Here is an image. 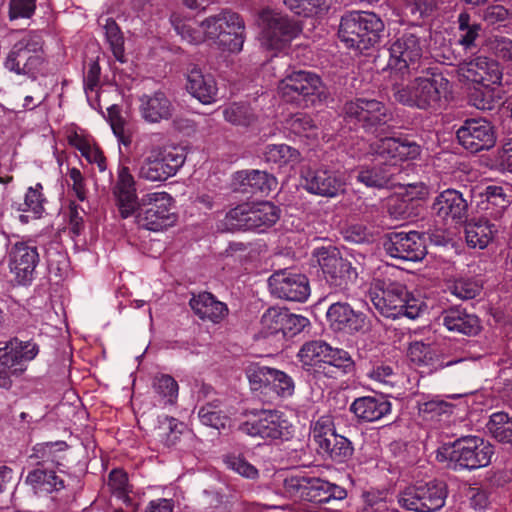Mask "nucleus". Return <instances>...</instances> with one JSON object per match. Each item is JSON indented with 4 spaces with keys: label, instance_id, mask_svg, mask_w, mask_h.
I'll use <instances>...</instances> for the list:
<instances>
[{
    "label": "nucleus",
    "instance_id": "obj_1",
    "mask_svg": "<svg viewBox=\"0 0 512 512\" xmlns=\"http://www.w3.org/2000/svg\"><path fill=\"white\" fill-rule=\"evenodd\" d=\"M418 73L422 75L415 76L408 83H405V76H392L390 82L394 100L410 108L437 110L448 90V79L432 67L422 68Z\"/></svg>",
    "mask_w": 512,
    "mask_h": 512
},
{
    "label": "nucleus",
    "instance_id": "obj_2",
    "mask_svg": "<svg viewBox=\"0 0 512 512\" xmlns=\"http://www.w3.org/2000/svg\"><path fill=\"white\" fill-rule=\"evenodd\" d=\"M368 295L374 307L388 318L404 315L414 319L421 311V303L399 282L375 280Z\"/></svg>",
    "mask_w": 512,
    "mask_h": 512
},
{
    "label": "nucleus",
    "instance_id": "obj_3",
    "mask_svg": "<svg viewBox=\"0 0 512 512\" xmlns=\"http://www.w3.org/2000/svg\"><path fill=\"white\" fill-rule=\"evenodd\" d=\"M383 31L384 23L375 13L350 11L341 17L338 34L349 48L362 53L379 42Z\"/></svg>",
    "mask_w": 512,
    "mask_h": 512
},
{
    "label": "nucleus",
    "instance_id": "obj_4",
    "mask_svg": "<svg viewBox=\"0 0 512 512\" xmlns=\"http://www.w3.org/2000/svg\"><path fill=\"white\" fill-rule=\"evenodd\" d=\"M425 39L420 28H412L399 33L390 45V59L388 67L390 80L392 76H411L422 69L421 59L423 56Z\"/></svg>",
    "mask_w": 512,
    "mask_h": 512
},
{
    "label": "nucleus",
    "instance_id": "obj_5",
    "mask_svg": "<svg viewBox=\"0 0 512 512\" xmlns=\"http://www.w3.org/2000/svg\"><path fill=\"white\" fill-rule=\"evenodd\" d=\"M342 113L347 123L380 137L390 133L392 114L386 105L376 99L357 98L344 104Z\"/></svg>",
    "mask_w": 512,
    "mask_h": 512
},
{
    "label": "nucleus",
    "instance_id": "obj_6",
    "mask_svg": "<svg viewBox=\"0 0 512 512\" xmlns=\"http://www.w3.org/2000/svg\"><path fill=\"white\" fill-rule=\"evenodd\" d=\"M204 35L214 40L224 51L238 53L242 50L245 36V23L236 12L223 9L200 23Z\"/></svg>",
    "mask_w": 512,
    "mask_h": 512
},
{
    "label": "nucleus",
    "instance_id": "obj_7",
    "mask_svg": "<svg viewBox=\"0 0 512 512\" xmlns=\"http://www.w3.org/2000/svg\"><path fill=\"white\" fill-rule=\"evenodd\" d=\"M283 100L305 107L315 106L329 97L321 78L315 73L298 70L288 74L278 85Z\"/></svg>",
    "mask_w": 512,
    "mask_h": 512
},
{
    "label": "nucleus",
    "instance_id": "obj_8",
    "mask_svg": "<svg viewBox=\"0 0 512 512\" xmlns=\"http://www.w3.org/2000/svg\"><path fill=\"white\" fill-rule=\"evenodd\" d=\"M186 159L182 148L153 146L138 169V178L148 182H164L174 176Z\"/></svg>",
    "mask_w": 512,
    "mask_h": 512
},
{
    "label": "nucleus",
    "instance_id": "obj_9",
    "mask_svg": "<svg viewBox=\"0 0 512 512\" xmlns=\"http://www.w3.org/2000/svg\"><path fill=\"white\" fill-rule=\"evenodd\" d=\"M285 492L295 500L318 504L343 500L347 491L333 483L316 477L292 476L284 480Z\"/></svg>",
    "mask_w": 512,
    "mask_h": 512
},
{
    "label": "nucleus",
    "instance_id": "obj_10",
    "mask_svg": "<svg viewBox=\"0 0 512 512\" xmlns=\"http://www.w3.org/2000/svg\"><path fill=\"white\" fill-rule=\"evenodd\" d=\"M39 353V346L31 340L23 341L12 337L0 347V388L10 389L12 376H20L26 370V362L32 361Z\"/></svg>",
    "mask_w": 512,
    "mask_h": 512
},
{
    "label": "nucleus",
    "instance_id": "obj_11",
    "mask_svg": "<svg viewBox=\"0 0 512 512\" xmlns=\"http://www.w3.org/2000/svg\"><path fill=\"white\" fill-rule=\"evenodd\" d=\"M43 38L30 32L20 39L9 52L5 66L17 74L35 76L44 62Z\"/></svg>",
    "mask_w": 512,
    "mask_h": 512
},
{
    "label": "nucleus",
    "instance_id": "obj_12",
    "mask_svg": "<svg viewBox=\"0 0 512 512\" xmlns=\"http://www.w3.org/2000/svg\"><path fill=\"white\" fill-rule=\"evenodd\" d=\"M446 497V485L433 480L406 488L399 494L398 503L413 512H435L444 506Z\"/></svg>",
    "mask_w": 512,
    "mask_h": 512
},
{
    "label": "nucleus",
    "instance_id": "obj_13",
    "mask_svg": "<svg viewBox=\"0 0 512 512\" xmlns=\"http://www.w3.org/2000/svg\"><path fill=\"white\" fill-rule=\"evenodd\" d=\"M493 455V445L483 438L469 435L453 442L449 460L454 468L475 470L488 466Z\"/></svg>",
    "mask_w": 512,
    "mask_h": 512
},
{
    "label": "nucleus",
    "instance_id": "obj_14",
    "mask_svg": "<svg viewBox=\"0 0 512 512\" xmlns=\"http://www.w3.org/2000/svg\"><path fill=\"white\" fill-rule=\"evenodd\" d=\"M137 222L151 231H160L171 227L177 220L172 211L173 198L167 192L149 193L142 198Z\"/></svg>",
    "mask_w": 512,
    "mask_h": 512
},
{
    "label": "nucleus",
    "instance_id": "obj_15",
    "mask_svg": "<svg viewBox=\"0 0 512 512\" xmlns=\"http://www.w3.org/2000/svg\"><path fill=\"white\" fill-rule=\"evenodd\" d=\"M312 257L317 261L326 281L331 286L344 288L348 282L356 280L358 276L356 268L344 259L339 249L333 245L315 248Z\"/></svg>",
    "mask_w": 512,
    "mask_h": 512
},
{
    "label": "nucleus",
    "instance_id": "obj_16",
    "mask_svg": "<svg viewBox=\"0 0 512 512\" xmlns=\"http://www.w3.org/2000/svg\"><path fill=\"white\" fill-rule=\"evenodd\" d=\"M262 44L271 50H280L301 31L299 25L281 13L264 10L260 14Z\"/></svg>",
    "mask_w": 512,
    "mask_h": 512
},
{
    "label": "nucleus",
    "instance_id": "obj_17",
    "mask_svg": "<svg viewBox=\"0 0 512 512\" xmlns=\"http://www.w3.org/2000/svg\"><path fill=\"white\" fill-rule=\"evenodd\" d=\"M240 431L252 437L271 440H288L292 437V426L278 411H262L255 418L242 423Z\"/></svg>",
    "mask_w": 512,
    "mask_h": 512
},
{
    "label": "nucleus",
    "instance_id": "obj_18",
    "mask_svg": "<svg viewBox=\"0 0 512 512\" xmlns=\"http://www.w3.org/2000/svg\"><path fill=\"white\" fill-rule=\"evenodd\" d=\"M384 249L388 255L403 261H421L427 254L426 237L417 231L392 232L384 242Z\"/></svg>",
    "mask_w": 512,
    "mask_h": 512
},
{
    "label": "nucleus",
    "instance_id": "obj_19",
    "mask_svg": "<svg viewBox=\"0 0 512 512\" xmlns=\"http://www.w3.org/2000/svg\"><path fill=\"white\" fill-rule=\"evenodd\" d=\"M457 139L462 147L471 153L489 150L496 144L493 125L485 119H467L457 130Z\"/></svg>",
    "mask_w": 512,
    "mask_h": 512
},
{
    "label": "nucleus",
    "instance_id": "obj_20",
    "mask_svg": "<svg viewBox=\"0 0 512 512\" xmlns=\"http://www.w3.org/2000/svg\"><path fill=\"white\" fill-rule=\"evenodd\" d=\"M268 283L273 295L288 301L303 302L310 294L308 278L286 269L274 272Z\"/></svg>",
    "mask_w": 512,
    "mask_h": 512
},
{
    "label": "nucleus",
    "instance_id": "obj_21",
    "mask_svg": "<svg viewBox=\"0 0 512 512\" xmlns=\"http://www.w3.org/2000/svg\"><path fill=\"white\" fill-rule=\"evenodd\" d=\"M308 325L306 317L290 313L287 309L272 307L261 318V333L264 337L281 334L284 338L300 333Z\"/></svg>",
    "mask_w": 512,
    "mask_h": 512
},
{
    "label": "nucleus",
    "instance_id": "obj_22",
    "mask_svg": "<svg viewBox=\"0 0 512 512\" xmlns=\"http://www.w3.org/2000/svg\"><path fill=\"white\" fill-rule=\"evenodd\" d=\"M302 178L304 189L321 197L334 198L345 190L343 180L328 169H307Z\"/></svg>",
    "mask_w": 512,
    "mask_h": 512
},
{
    "label": "nucleus",
    "instance_id": "obj_23",
    "mask_svg": "<svg viewBox=\"0 0 512 512\" xmlns=\"http://www.w3.org/2000/svg\"><path fill=\"white\" fill-rule=\"evenodd\" d=\"M38 262L39 253L36 246L28 242H17L11 247L9 266L18 283L31 281Z\"/></svg>",
    "mask_w": 512,
    "mask_h": 512
},
{
    "label": "nucleus",
    "instance_id": "obj_24",
    "mask_svg": "<svg viewBox=\"0 0 512 512\" xmlns=\"http://www.w3.org/2000/svg\"><path fill=\"white\" fill-rule=\"evenodd\" d=\"M459 71L467 80L485 86L501 84L502 71L497 61L479 56L463 63Z\"/></svg>",
    "mask_w": 512,
    "mask_h": 512
},
{
    "label": "nucleus",
    "instance_id": "obj_25",
    "mask_svg": "<svg viewBox=\"0 0 512 512\" xmlns=\"http://www.w3.org/2000/svg\"><path fill=\"white\" fill-rule=\"evenodd\" d=\"M113 195L122 218H128L140 207L137 201L136 182L134 176L126 166H120L117 172V181L113 187Z\"/></svg>",
    "mask_w": 512,
    "mask_h": 512
},
{
    "label": "nucleus",
    "instance_id": "obj_26",
    "mask_svg": "<svg viewBox=\"0 0 512 512\" xmlns=\"http://www.w3.org/2000/svg\"><path fill=\"white\" fill-rule=\"evenodd\" d=\"M139 111L146 122L160 123L172 118L175 107L164 92L156 91L139 98Z\"/></svg>",
    "mask_w": 512,
    "mask_h": 512
},
{
    "label": "nucleus",
    "instance_id": "obj_27",
    "mask_svg": "<svg viewBox=\"0 0 512 512\" xmlns=\"http://www.w3.org/2000/svg\"><path fill=\"white\" fill-rule=\"evenodd\" d=\"M189 306L199 319L213 324L222 322L229 312L224 302L219 301L212 293L206 291L192 294Z\"/></svg>",
    "mask_w": 512,
    "mask_h": 512
},
{
    "label": "nucleus",
    "instance_id": "obj_28",
    "mask_svg": "<svg viewBox=\"0 0 512 512\" xmlns=\"http://www.w3.org/2000/svg\"><path fill=\"white\" fill-rule=\"evenodd\" d=\"M327 319L335 330L357 332L364 328L365 317L344 302L333 303L327 311Z\"/></svg>",
    "mask_w": 512,
    "mask_h": 512
},
{
    "label": "nucleus",
    "instance_id": "obj_29",
    "mask_svg": "<svg viewBox=\"0 0 512 512\" xmlns=\"http://www.w3.org/2000/svg\"><path fill=\"white\" fill-rule=\"evenodd\" d=\"M432 209L443 219L451 218L463 221L467 217L468 204L461 193L454 189H448L436 197Z\"/></svg>",
    "mask_w": 512,
    "mask_h": 512
},
{
    "label": "nucleus",
    "instance_id": "obj_30",
    "mask_svg": "<svg viewBox=\"0 0 512 512\" xmlns=\"http://www.w3.org/2000/svg\"><path fill=\"white\" fill-rule=\"evenodd\" d=\"M443 324L452 332L475 336L481 330L479 318L464 309L450 308L443 313Z\"/></svg>",
    "mask_w": 512,
    "mask_h": 512
},
{
    "label": "nucleus",
    "instance_id": "obj_31",
    "mask_svg": "<svg viewBox=\"0 0 512 512\" xmlns=\"http://www.w3.org/2000/svg\"><path fill=\"white\" fill-rule=\"evenodd\" d=\"M373 166H364L360 169L357 180L367 187L382 188L386 186L393 176L400 172L395 164L376 160Z\"/></svg>",
    "mask_w": 512,
    "mask_h": 512
},
{
    "label": "nucleus",
    "instance_id": "obj_32",
    "mask_svg": "<svg viewBox=\"0 0 512 512\" xmlns=\"http://www.w3.org/2000/svg\"><path fill=\"white\" fill-rule=\"evenodd\" d=\"M187 90L204 104L213 102L217 94L214 78L211 75H204L197 67L191 68L188 72Z\"/></svg>",
    "mask_w": 512,
    "mask_h": 512
},
{
    "label": "nucleus",
    "instance_id": "obj_33",
    "mask_svg": "<svg viewBox=\"0 0 512 512\" xmlns=\"http://www.w3.org/2000/svg\"><path fill=\"white\" fill-rule=\"evenodd\" d=\"M350 410L358 419L373 422L388 414L391 404L384 398L360 397L354 400Z\"/></svg>",
    "mask_w": 512,
    "mask_h": 512
},
{
    "label": "nucleus",
    "instance_id": "obj_34",
    "mask_svg": "<svg viewBox=\"0 0 512 512\" xmlns=\"http://www.w3.org/2000/svg\"><path fill=\"white\" fill-rule=\"evenodd\" d=\"M237 179L244 187L243 190L252 194H268L276 186L275 177L259 170L238 172Z\"/></svg>",
    "mask_w": 512,
    "mask_h": 512
},
{
    "label": "nucleus",
    "instance_id": "obj_35",
    "mask_svg": "<svg viewBox=\"0 0 512 512\" xmlns=\"http://www.w3.org/2000/svg\"><path fill=\"white\" fill-rule=\"evenodd\" d=\"M382 135L379 139L369 145L367 154L375 157V160H382L398 166L400 162V138Z\"/></svg>",
    "mask_w": 512,
    "mask_h": 512
},
{
    "label": "nucleus",
    "instance_id": "obj_36",
    "mask_svg": "<svg viewBox=\"0 0 512 512\" xmlns=\"http://www.w3.org/2000/svg\"><path fill=\"white\" fill-rule=\"evenodd\" d=\"M497 230L487 219L469 222L465 227L466 241L471 247L485 248Z\"/></svg>",
    "mask_w": 512,
    "mask_h": 512
},
{
    "label": "nucleus",
    "instance_id": "obj_37",
    "mask_svg": "<svg viewBox=\"0 0 512 512\" xmlns=\"http://www.w3.org/2000/svg\"><path fill=\"white\" fill-rule=\"evenodd\" d=\"M459 39L458 43L465 50L476 48V40L480 37L482 26L467 12H461L457 19Z\"/></svg>",
    "mask_w": 512,
    "mask_h": 512
},
{
    "label": "nucleus",
    "instance_id": "obj_38",
    "mask_svg": "<svg viewBox=\"0 0 512 512\" xmlns=\"http://www.w3.org/2000/svg\"><path fill=\"white\" fill-rule=\"evenodd\" d=\"M318 448L321 453L338 463L348 460L354 452L351 441L337 433Z\"/></svg>",
    "mask_w": 512,
    "mask_h": 512
},
{
    "label": "nucleus",
    "instance_id": "obj_39",
    "mask_svg": "<svg viewBox=\"0 0 512 512\" xmlns=\"http://www.w3.org/2000/svg\"><path fill=\"white\" fill-rule=\"evenodd\" d=\"M26 482L34 489L44 492L59 491L64 488V480L55 471L37 468L27 475Z\"/></svg>",
    "mask_w": 512,
    "mask_h": 512
},
{
    "label": "nucleus",
    "instance_id": "obj_40",
    "mask_svg": "<svg viewBox=\"0 0 512 512\" xmlns=\"http://www.w3.org/2000/svg\"><path fill=\"white\" fill-rule=\"evenodd\" d=\"M486 429L499 443L512 446V417L507 413H493L486 424Z\"/></svg>",
    "mask_w": 512,
    "mask_h": 512
},
{
    "label": "nucleus",
    "instance_id": "obj_41",
    "mask_svg": "<svg viewBox=\"0 0 512 512\" xmlns=\"http://www.w3.org/2000/svg\"><path fill=\"white\" fill-rule=\"evenodd\" d=\"M279 219V209L271 202H261L252 205L250 224L251 229H265L274 225Z\"/></svg>",
    "mask_w": 512,
    "mask_h": 512
},
{
    "label": "nucleus",
    "instance_id": "obj_42",
    "mask_svg": "<svg viewBox=\"0 0 512 512\" xmlns=\"http://www.w3.org/2000/svg\"><path fill=\"white\" fill-rule=\"evenodd\" d=\"M200 421L217 430L225 429L229 423V417L219 401H213L202 406L198 412Z\"/></svg>",
    "mask_w": 512,
    "mask_h": 512
},
{
    "label": "nucleus",
    "instance_id": "obj_43",
    "mask_svg": "<svg viewBox=\"0 0 512 512\" xmlns=\"http://www.w3.org/2000/svg\"><path fill=\"white\" fill-rule=\"evenodd\" d=\"M252 205L242 203L229 210L223 220L224 228L228 231L251 230L250 216Z\"/></svg>",
    "mask_w": 512,
    "mask_h": 512
},
{
    "label": "nucleus",
    "instance_id": "obj_44",
    "mask_svg": "<svg viewBox=\"0 0 512 512\" xmlns=\"http://www.w3.org/2000/svg\"><path fill=\"white\" fill-rule=\"evenodd\" d=\"M323 365V369L326 373L344 374L353 370L354 361L348 352L330 347V351L326 354Z\"/></svg>",
    "mask_w": 512,
    "mask_h": 512
},
{
    "label": "nucleus",
    "instance_id": "obj_45",
    "mask_svg": "<svg viewBox=\"0 0 512 512\" xmlns=\"http://www.w3.org/2000/svg\"><path fill=\"white\" fill-rule=\"evenodd\" d=\"M299 152L285 144L268 145L264 151V159L268 163L278 166L295 163L299 160Z\"/></svg>",
    "mask_w": 512,
    "mask_h": 512
},
{
    "label": "nucleus",
    "instance_id": "obj_46",
    "mask_svg": "<svg viewBox=\"0 0 512 512\" xmlns=\"http://www.w3.org/2000/svg\"><path fill=\"white\" fill-rule=\"evenodd\" d=\"M295 14L305 17L321 14L330 8L332 0H283Z\"/></svg>",
    "mask_w": 512,
    "mask_h": 512
},
{
    "label": "nucleus",
    "instance_id": "obj_47",
    "mask_svg": "<svg viewBox=\"0 0 512 512\" xmlns=\"http://www.w3.org/2000/svg\"><path fill=\"white\" fill-rule=\"evenodd\" d=\"M330 351V346L323 341H310L305 343L300 349L298 356L304 365H313L322 363L326 354Z\"/></svg>",
    "mask_w": 512,
    "mask_h": 512
},
{
    "label": "nucleus",
    "instance_id": "obj_48",
    "mask_svg": "<svg viewBox=\"0 0 512 512\" xmlns=\"http://www.w3.org/2000/svg\"><path fill=\"white\" fill-rule=\"evenodd\" d=\"M310 433L318 447L323 445L324 442L336 434L333 416L325 414L318 417L311 423Z\"/></svg>",
    "mask_w": 512,
    "mask_h": 512
},
{
    "label": "nucleus",
    "instance_id": "obj_49",
    "mask_svg": "<svg viewBox=\"0 0 512 512\" xmlns=\"http://www.w3.org/2000/svg\"><path fill=\"white\" fill-rule=\"evenodd\" d=\"M104 30L106 39L110 45L114 57L118 61L124 62V37L115 20L112 18H107L105 20Z\"/></svg>",
    "mask_w": 512,
    "mask_h": 512
},
{
    "label": "nucleus",
    "instance_id": "obj_50",
    "mask_svg": "<svg viewBox=\"0 0 512 512\" xmlns=\"http://www.w3.org/2000/svg\"><path fill=\"white\" fill-rule=\"evenodd\" d=\"M225 120L233 125L249 126L255 120L251 108L243 103H233L223 111Z\"/></svg>",
    "mask_w": 512,
    "mask_h": 512
},
{
    "label": "nucleus",
    "instance_id": "obj_51",
    "mask_svg": "<svg viewBox=\"0 0 512 512\" xmlns=\"http://www.w3.org/2000/svg\"><path fill=\"white\" fill-rule=\"evenodd\" d=\"M286 128L298 136L309 137L317 129L314 119L306 113H295L286 119Z\"/></svg>",
    "mask_w": 512,
    "mask_h": 512
},
{
    "label": "nucleus",
    "instance_id": "obj_52",
    "mask_svg": "<svg viewBox=\"0 0 512 512\" xmlns=\"http://www.w3.org/2000/svg\"><path fill=\"white\" fill-rule=\"evenodd\" d=\"M468 99L469 103L479 110H492L496 104L491 86H474L470 89Z\"/></svg>",
    "mask_w": 512,
    "mask_h": 512
},
{
    "label": "nucleus",
    "instance_id": "obj_53",
    "mask_svg": "<svg viewBox=\"0 0 512 512\" xmlns=\"http://www.w3.org/2000/svg\"><path fill=\"white\" fill-rule=\"evenodd\" d=\"M153 388L165 403L173 404L176 401L178 396V384L170 375L162 374L155 376Z\"/></svg>",
    "mask_w": 512,
    "mask_h": 512
},
{
    "label": "nucleus",
    "instance_id": "obj_54",
    "mask_svg": "<svg viewBox=\"0 0 512 512\" xmlns=\"http://www.w3.org/2000/svg\"><path fill=\"white\" fill-rule=\"evenodd\" d=\"M388 213L396 220H406L413 217L414 202L412 199H407L400 196L390 198L388 202Z\"/></svg>",
    "mask_w": 512,
    "mask_h": 512
},
{
    "label": "nucleus",
    "instance_id": "obj_55",
    "mask_svg": "<svg viewBox=\"0 0 512 512\" xmlns=\"http://www.w3.org/2000/svg\"><path fill=\"white\" fill-rule=\"evenodd\" d=\"M180 427H182V423H179L177 419L164 416L159 419V425L156 427V430L167 445H174L182 433Z\"/></svg>",
    "mask_w": 512,
    "mask_h": 512
},
{
    "label": "nucleus",
    "instance_id": "obj_56",
    "mask_svg": "<svg viewBox=\"0 0 512 512\" xmlns=\"http://www.w3.org/2000/svg\"><path fill=\"white\" fill-rule=\"evenodd\" d=\"M224 463L226 466L238 473L239 475L248 478V479H256L258 478V470L254 465L249 463L244 457L240 455H227L224 458Z\"/></svg>",
    "mask_w": 512,
    "mask_h": 512
},
{
    "label": "nucleus",
    "instance_id": "obj_57",
    "mask_svg": "<svg viewBox=\"0 0 512 512\" xmlns=\"http://www.w3.org/2000/svg\"><path fill=\"white\" fill-rule=\"evenodd\" d=\"M481 287L473 280L458 279L449 286V291L461 300H470L480 293Z\"/></svg>",
    "mask_w": 512,
    "mask_h": 512
},
{
    "label": "nucleus",
    "instance_id": "obj_58",
    "mask_svg": "<svg viewBox=\"0 0 512 512\" xmlns=\"http://www.w3.org/2000/svg\"><path fill=\"white\" fill-rule=\"evenodd\" d=\"M272 389L281 397H289L294 393V382L285 372L274 369L270 385Z\"/></svg>",
    "mask_w": 512,
    "mask_h": 512
},
{
    "label": "nucleus",
    "instance_id": "obj_59",
    "mask_svg": "<svg viewBox=\"0 0 512 512\" xmlns=\"http://www.w3.org/2000/svg\"><path fill=\"white\" fill-rule=\"evenodd\" d=\"M42 185L36 184L35 187H30L25 195L23 211H32L35 217H39L44 210L43 203L45 199L41 193Z\"/></svg>",
    "mask_w": 512,
    "mask_h": 512
},
{
    "label": "nucleus",
    "instance_id": "obj_60",
    "mask_svg": "<svg viewBox=\"0 0 512 512\" xmlns=\"http://www.w3.org/2000/svg\"><path fill=\"white\" fill-rule=\"evenodd\" d=\"M436 5L434 0H406V11L415 19H422L432 14Z\"/></svg>",
    "mask_w": 512,
    "mask_h": 512
},
{
    "label": "nucleus",
    "instance_id": "obj_61",
    "mask_svg": "<svg viewBox=\"0 0 512 512\" xmlns=\"http://www.w3.org/2000/svg\"><path fill=\"white\" fill-rule=\"evenodd\" d=\"M36 8V0H10V19L30 18Z\"/></svg>",
    "mask_w": 512,
    "mask_h": 512
},
{
    "label": "nucleus",
    "instance_id": "obj_62",
    "mask_svg": "<svg viewBox=\"0 0 512 512\" xmlns=\"http://www.w3.org/2000/svg\"><path fill=\"white\" fill-rule=\"evenodd\" d=\"M273 371L274 368L253 364L249 367L247 374L251 384L261 387L263 385H270V379Z\"/></svg>",
    "mask_w": 512,
    "mask_h": 512
},
{
    "label": "nucleus",
    "instance_id": "obj_63",
    "mask_svg": "<svg viewBox=\"0 0 512 512\" xmlns=\"http://www.w3.org/2000/svg\"><path fill=\"white\" fill-rule=\"evenodd\" d=\"M108 485L118 497H125L128 493V477L121 469H114L109 474Z\"/></svg>",
    "mask_w": 512,
    "mask_h": 512
},
{
    "label": "nucleus",
    "instance_id": "obj_64",
    "mask_svg": "<svg viewBox=\"0 0 512 512\" xmlns=\"http://www.w3.org/2000/svg\"><path fill=\"white\" fill-rule=\"evenodd\" d=\"M491 49L501 60L512 64V41L504 37H495L491 41Z\"/></svg>",
    "mask_w": 512,
    "mask_h": 512
}]
</instances>
